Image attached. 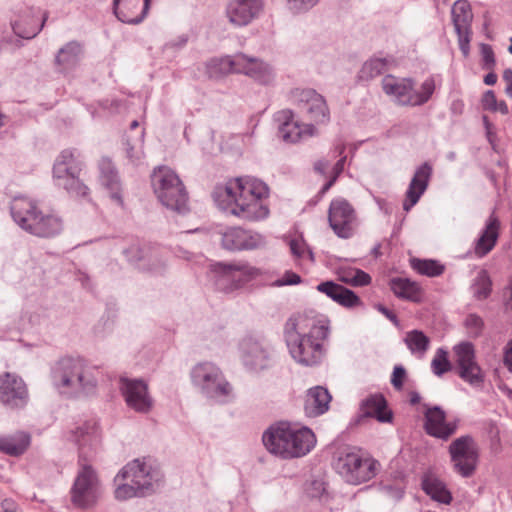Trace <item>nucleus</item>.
<instances>
[{
  "instance_id": "obj_1",
  "label": "nucleus",
  "mask_w": 512,
  "mask_h": 512,
  "mask_svg": "<svg viewBox=\"0 0 512 512\" xmlns=\"http://www.w3.org/2000/svg\"><path fill=\"white\" fill-rule=\"evenodd\" d=\"M267 185L252 177H238L219 185L213 192L217 206L238 218L248 221L263 220L269 215L266 203Z\"/></svg>"
},
{
  "instance_id": "obj_2",
  "label": "nucleus",
  "mask_w": 512,
  "mask_h": 512,
  "mask_svg": "<svg viewBox=\"0 0 512 512\" xmlns=\"http://www.w3.org/2000/svg\"><path fill=\"white\" fill-rule=\"evenodd\" d=\"M330 333L327 319H314L303 314L289 317L284 325V338L291 357L299 364L313 366L322 360L324 341Z\"/></svg>"
},
{
  "instance_id": "obj_3",
  "label": "nucleus",
  "mask_w": 512,
  "mask_h": 512,
  "mask_svg": "<svg viewBox=\"0 0 512 512\" xmlns=\"http://www.w3.org/2000/svg\"><path fill=\"white\" fill-rule=\"evenodd\" d=\"M163 475L159 469L145 460L135 459L127 463L115 476L114 496L119 501L144 497L154 493Z\"/></svg>"
},
{
  "instance_id": "obj_4",
  "label": "nucleus",
  "mask_w": 512,
  "mask_h": 512,
  "mask_svg": "<svg viewBox=\"0 0 512 512\" xmlns=\"http://www.w3.org/2000/svg\"><path fill=\"white\" fill-rule=\"evenodd\" d=\"M266 449L283 459L300 458L316 444V437L307 427L297 428L286 422L271 426L262 436Z\"/></svg>"
},
{
  "instance_id": "obj_5",
  "label": "nucleus",
  "mask_w": 512,
  "mask_h": 512,
  "mask_svg": "<svg viewBox=\"0 0 512 512\" xmlns=\"http://www.w3.org/2000/svg\"><path fill=\"white\" fill-rule=\"evenodd\" d=\"M11 216L26 232L41 238H51L63 231L62 218L54 213L44 214L34 201L18 196L11 202Z\"/></svg>"
},
{
  "instance_id": "obj_6",
  "label": "nucleus",
  "mask_w": 512,
  "mask_h": 512,
  "mask_svg": "<svg viewBox=\"0 0 512 512\" xmlns=\"http://www.w3.org/2000/svg\"><path fill=\"white\" fill-rule=\"evenodd\" d=\"M96 372L97 369L84 359L66 357L56 363L52 378L62 393H89L96 387Z\"/></svg>"
},
{
  "instance_id": "obj_7",
  "label": "nucleus",
  "mask_w": 512,
  "mask_h": 512,
  "mask_svg": "<svg viewBox=\"0 0 512 512\" xmlns=\"http://www.w3.org/2000/svg\"><path fill=\"white\" fill-rule=\"evenodd\" d=\"M152 185L159 201L178 213L188 211V195L178 175L167 167H160L152 174Z\"/></svg>"
},
{
  "instance_id": "obj_8",
  "label": "nucleus",
  "mask_w": 512,
  "mask_h": 512,
  "mask_svg": "<svg viewBox=\"0 0 512 512\" xmlns=\"http://www.w3.org/2000/svg\"><path fill=\"white\" fill-rule=\"evenodd\" d=\"M334 468L347 483L358 485L375 476L376 461L360 450L344 448L337 453Z\"/></svg>"
},
{
  "instance_id": "obj_9",
  "label": "nucleus",
  "mask_w": 512,
  "mask_h": 512,
  "mask_svg": "<svg viewBox=\"0 0 512 512\" xmlns=\"http://www.w3.org/2000/svg\"><path fill=\"white\" fill-rule=\"evenodd\" d=\"M191 380L206 397L219 403L232 398V387L224 378L221 370L211 362H202L191 370Z\"/></svg>"
},
{
  "instance_id": "obj_10",
  "label": "nucleus",
  "mask_w": 512,
  "mask_h": 512,
  "mask_svg": "<svg viewBox=\"0 0 512 512\" xmlns=\"http://www.w3.org/2000/svg\"><path fill=\"white\" fill-rule=\"evenodd\" d=\"M81 170L82 162L79 156L72 150H63L57 157L53 167V176L56 185L64 188L73 196H87L88 187L79 179Z\"/></svg>"
},
{
  "instance_id": "obj_11",
  "label": "nucleus",
  "mask_w": 512,
  "mask_h": 512,
  "mask_svg": "<svg viewBox=\"0 0 512 512\" xmlns=\"http://www.w3.org/2000/svg\"><path fill=\"white\" fill-rule=\"evenodd\" d=\"M239 356L246 369L258 372L272 366L275 350L265 337L247 335L239 342Z\"/></svg>"
},
{
  "instance_id": "obj_12",
  "label": "nucleus",
  "mask_w": 512,
  "mask_h": 512,
  "mask_svg": "<svg viewBox=\"0 0 512 512\" xmlns=\"http://www.w3.org/2000/svg\"><path fill=\"white\" fill-rule=\"evenodd\" d=\"M71 501L79 508L93 507L102 495L98 476L89 465H83L78 471L71 488Z\"/></svg>"
},
{
  "instance_id": "obj_13",
  "label": "nucleus",
  "mask_w": 512,
  "mask_h": 512,
  "mask_svg": "<svg viewBox=\"0 0 512 512\" xmlns=\"http://www.w3.org/2000/svg\"><path fill=\"white\" fill-rule=\"evenodd\" d=\"M449 454L458 474L465 478L474 474L479 461V447L471 436L464 435L453 440L449 445Z\"/></svg>"
},
{
  "instance_id": "obj_14",
  "label": "nucleus",
  "mask_w": 512,
  "mask_h": 512,
  "mask_svg": "<svg viewBox=\"0 0 512 512\" xmlns=\"http://www.w3.org/2000/svg\"><path fill=\"white\" fill-rule=\"evenodd\" d=\"M328 221L331 229L340 238H349L357 225V217L352 205L343 198L331 201L328 210Z\"/></svg>"
},
{
  "instance_id": "obj_15",
  "label": "nucleus",
  "mask_w": 512,
  "mask_h": 512,
  "mask_svg": "<svg viewBox=\"0 0 512 512\" xmlns=\"http://www.w3.org/2000/svg\"><path fill=\"white\" fill-rule=\"evenodd\" d=\"M459 377L472 386H480L484 374L478 365L475 349L470 342H461L453 347Z\"/></svg>"
},
{
  "instance_id": "obj_16",
  "label": "nucleus",
  "mask_w": 512,
  "mask_h": 512,
  "mask_svg": "<svg viewBox=\"0 0 512 512\" xmlns=\"http://www.w3.org/2000/svg\"><path fill=\"white\" fill-rule=\"evenodd\" d=\"M291 100L316 123L329 121V109L322 95L313 89L296 88L291 91Z\"/></svg>"
},
{
  "instance_id": "obj_17",
  "label": "nucleus",
  "mask_w": 512,
  "mask_h": 512,
  "mask_svg": "<svg viewBox=\"0 0 512 512\" xmlns=\"http://www.w3.org/2000/svg\"><path fill=\"white\" fill-rule=\"evenodd\" d=\"M264 9V0H228L225 17L237 28L245 27L257 19Z\"/></svg>"
},
{
  "instance_id": "obj_18",
  "label": "nucleus",
  "mask_w": 512,
  "mask_h": 512,
  "mask_svg": "<svg viewBox=\"0 0 512 512\" xmlns=\"http://www.w3.org/2000/svg\"><path fill=\"white\" fill-rule=\"evenodd\" d=\"M29 400L26 384L14 373L0 375V402L9 408H23Z\"/></svg>"
},
{
  "instance_id": "obj_19",
  "label": "nucleus",
  "mask_w": 512,
  "mask_h": 512,
  "mask_svg": "<svg viewBox=\"0 0 512 512\" xmlns=\"http://www.w3.org/2000/svg\"><path fill=\"white\" fill-rule=\"evenodd\" d=\"M214 271L219 275L218 285L223 287L229 282L231 289L249 282L260 274L257 268L241 262L217 263L214 265Z\"/></svg>"
},
{
  "instance_id": "obj_20",
  "label": "nucleus",
  "mask_w": 512,
  "mask_h": 512,
  "mask_svg": "<svg viewBox=\"0 0 512 512\" xmlns=\"http://www.w3.org/2000/svg\"><path fill=\"white\" fill-rule=\"evenodd\" d=\"M452 20L458 36L459 48L467 56L471 40L473 13L467 0H457L452 7Z\"/></svg>"
},
{
  "instance_id": "obj_21",
  "label": "nucleus",
  "mask_w": 512,
  "mask_h": 512,
  "mask_svg": "<svg viewBox=\"0 0 512 512\" xmlns=\"http://www.w3.org/2000/svg\"><path fill=\"white\" fill-rule=\"evenodd\" d=\"M279 122V137L285 142L296 143L315 135L316 128L312 124H303L294 119L291 110H282L276 114Z\"/></svg>"
},
{
  "instance_id": "obj_22",
  "label": "nucleus",
  "mask_w": 512,
  "mask_h": 512,
  "mask_svg": "<svg viewBox=\"0 0 512 512\" xmlns=\"http://www.w3.org/2000/svg\"><path fill=\"white\" fill-rule=\"evenodd\" d=\"M120 389L127 405L139 413H147L152 408V398L148 394L147 384L137 379H121Z\"/></svg>"
},
{
  "instance_id": "obj_23",
  "label": "nucleus",
  "mask_w": 512,
  "mask_h": 512,
  "mask_svg": "<svg viewBox=\"0 0 512 512\" xmlns=\"http://www.w3.org/2000/svg\"><path fill=\"white\" fill-rule=\"evenodd\" d=\"M221 243L223 248L230 251L251 250L264 246L265 239L259 233L230 227L222 233Z\"/></svg>"
},
{
  "instance_id": "obj_24",
  "label": "nucleus",
  "mask_w": 512,
  "mask_h": 512,
  "mask_svg": "<svg viewBox=\"0 0 512 512\" xmlns=\"http://www.w3.org/2000/svg\"><path fill=\"white\" fill-rule=\"evenodd\" d=\"M238 71L261 85H269L275 79V70L269 63L244 53H239Z\"/></svg>"
},
{
  "instance_id": "obj_25",
  "label": "nucleus",
  "mask_w": 512,
  "mask_h": 512,
  "mask_svg": "<svg viewBox=\"0 0 512 512\" xmlns=\"http://www.w3.org/2000/svg\"><path fill=\"white\" fill-rule=\"evenodd\" d=\"M424 415V427L427 434L430 436L447 440L457 430V422L447 421L445 412L438 406L428 408Z\"/></svg>"
},
{
  "instance_id": "obj_26",
  "label": "nucleus",
  "mask_w": 512,
  "mask_h": 512,
  "mask_svg": "<svg viewBox=\"0 0 512 512\" xmlns=\"http://www.w3.org/2000/svg\"><path fill=\"white\" fill-rule=\"evenodd\" d=\"M432 175V167L428 163L418 167L409 183L403 202V209L408 212L420 200L426 191Z\"/></svg>"
},
{
  "instance_id": "obj_27",
  "label": "nucleus",
  "mask_w": 512,
  "mask_h": 512,
  "mask_svg": "<svg viewBox=\"0 0 512 512\" xmlns=\"http://www.w3.org/2000/svg\"><path fill=\"white\" fill-rule=\"evenodd\" d=\"M151 0H114L116 17L123 23L138 24L148 13Z\"/></svg>"
},
{
  "instance_id": "obj_28",
  "label": "nucleus",
  "mask_w": 512,
  "mask_h": 512,
  "mask_svg": "<svg viewBox=\"0 0 512 512\" xmlns=\"http://www.w3.org/2000/svg\"><path fill=\"white\" fill-rule=\"evenodd\" d=\"M383 91L400 105L412 106L413 81L386 75L382 79Z\"/></svg>"
},
{
  "instance_id": "obj_29",
  "label": "nucleus",
  "mask_w": 512,
  "mask_h": 512,
  "mask_svg": "<svg viewBox=\"0 0 512 512\" xmlns=\"http://www.w3.org/2000/svg\"><path fill=\"white\" fill-rule=\"evenodd\" d=\"M317 290L345 308L362 305L361 299L353 291L333 281L318 284Z\"/></svg>"
},
{
  "instance_id": "obj_30",
  "label": "nucleus",
  "mask_w": 512,
  "mask_h": 512,
  "mask_svg": "<svg viewBox=\"0 0 512 512\" xmlns=\"http://www.w3.org/2000/svg\"><path fill=\"white\" fill-rule=\"evenodd\" d=\"M500 221L491 214L486 221L485 228L475 241L474 253L478 258L486 256L496 245L499 237Z\"/></svg>"
},
{
  "instance_id": "obj_31",
  "label": "nucleus",
  "mask_w": 512,
  "mask_h": 512,
  "mask_svg": "<svg viewBox=\"0 0 512 512\" xmlns=\"http://www.w3.org/2000/svg\"><path fill=\"white\" fill-rule=\"evenodd\" d=\"M331 395L329 391L322 386H315L310 388L305 397L304 411L309 417H317L329 409L331 402Z\"/></svg>"
},
{
  "instance_id": "obj_32",
  "label": "nucleus",
  "mask_w": 512,
  "mask_h": 512,
  "mask_svg": "<svg viewBox=\"0 0 512 512\" xmlns=\"http://www.w3.org/2000/svg\"><path fill=\"white\" fill-rule=\"evenodd\" d=\"M361 411L363 416L376 418L381 423H390L393 418L392 411L387 408V402L381 394H373L364 399Z\"/></svg>"
},
{
  "instance_id": "obj_33",
  "label": "nucleus",
  "mask_w": 512,
  "mask_h": 512,
  "mask_svg": "<svg viewBox=\"0 0 512 512\" xmlns=\"http://www.w3.org/2000/svg\"><path fill=\"white\" fill-rule=\"evenodd\" d=\"M239 53L233 56L215 57L207 61L206 72L210 78H221L228 74H238Z\"/></svg>"
},
{
  "instance_id": "obj_34",
  "label": "nucleus",
  "mask_w": 512,
  "mask_h": 512,
  "mask_svg": "<svg viewBox=\"0 0 512 512\" xmlns=\"http://www.w3.org/2000/svg\"><path fill=\"white\" fill-rule=\"evenodd\" d=\"M45 20L46 15H43L42 19H40L39 16L35 17L30 12L27 15L22 16L19 20L14 21L12 28L17 36L23 39H31L41 31Z\"/></svg>"
},
{
  "instance_id": "obj_35",
  "label": "nucleus",
  "mask_w": 512,
  "mask_h": 512,
  "mask_svg": "<svg viewBox=\"0 0 512 512\" xmlns=\"http://www.w3.org/2000/svg\"><path fill=\"white\" fill-rule=\"evenodd\" d=\"M100 172L101 184L109 190L111 198L122 205L118 175L112 163L109 160H103L100 164Z\"/></svg>"
},
{
  "instance_id": "obj_36",
  "label": "nucleus",
  "mask_w": 512,
  "mask_h": 512,
  "mask_svg": "<svg viewBox=\"0 0 512 512\" xmlns=\"http://www.w3.org/2000/svg\"><path fill=\"white\" fill-rule=\"evenodd\" d=\"M30 444V437L24 432H18L10 436H0V451L11 455L23 454Z\"/></svg>"
},
{
  "instance_id": "obj_37",
  "label": "nucleus",
  "mask_w": 512,
  "mask_h": 512,
  "mask_svg": "<svg viewBox=\"0 0 512 512\" xmlns=\"http://www.w3.org/2000/svg\"><path fill=\"white\" fill-rule=\"evenodd\" d=\"M393 293L400 298L418 302L421 299V289L407 278H394L390 282Z\"/></svg>"
},
{
  "instance_id": "obj_38",
  "label": "nucleus",
  "mask_w": 512,
  "mask_h": 512,
  "mask_svg": "<svg viewBox=\"0 0 512 512\" xmlns=\"http://www.w3.org/2000/svg\"><path fill=\"white\" fill-rule=\"evenodd\" d=\"M393 63L391 57H373L367 60L359 71V79L368 81L382 73Z\"/></svg>"
},
{
  "instance_id": "obj_39",
  "label": "nucleus",
  "mask_w": 512,
  "mask_h": 512,
  "mask_svg": "<svg viewBox=\"0 0 512 512\" xmlns=\"http://www.w3.org/2000/svg\"><path fill=\"white\" fill-rule=\"evenodd\" d=\"M81 46L76 42H69L61 48L56 56V63L61 70L66 71L74 67L81 56Z\"/></svg>"
},
{
  "instance_id": "obj_40",
  "label": "nucleus",
  "mask_w": 512,
  "mask_h": 512,
  "mask_svg": "<svg viewBox=\"0 0 512 512\" xmlns=\"http://www.w3.org/2000/svg\"><path fill=\"white\" fill-rule=\"evenodd\" d=\"M404 342L410 352L422 357L429 348L430 339L420 330H412L406 333Z\"/></svg>"
},
{
  "instance_id": "obj_41",
  "label": "nucleus",
  "mask_w": 512,
  "mask_h": 512,
  "mask_svg": "<svg viewBox=\"0 0 512 512\" xmlns=\"http://www.w3.org/2000/svg\"><path fill=\"white\" fill-rule=\"evenodd\" d=\"M423 490L431 496L432 499L448 504L452 500L450 492L446 489L445 485L435 478H426L422 483Z\"/></svg>"
},
{
  "instance_id": "obj_42",
  "label": "nucleus",
  "mask_w": 512,
  "mask_h": 512,
  "mask_svg": "<svg viewBox=\"0 0 512 512\" xmlns=\"http://www.w3.org/2000/svg\"><path fill=\"white\" fill-rule=\"evenodd\" d=\"M99 433L95 423H85L74 432V441L80 446L98 443Z\"/></svg>"
},
{
  "instance_id": "obj_43",
  "label": "nucleus",
  "mask_w": 512,
  "mask_h": 512,
  "mask_svg": "<svg viewBox=\"0 0 512 512\" xmlns=\"http://www.w3.org/2000/svg\"><path fill=\"white\" fill-rule=\"evenodd\" d=\"M492 281L486 270H481L472 285V291L478 300L486 299L491 293Z\"/></svg>"
},
{
  "instance_id": "obj_44",
  "label": "nucleus",
  "mask_w": 512,
  "mask_h": 512,
  "mask_svg": "<svg viewBox=\"0 0 512 512\" xmlns=\"http://www.w3.org/2000/svg\"><path fill=\"white\" fill-rule=\"evenodd\" d=\"M412 266L418 273L429 277L439 276L444 272V266L435 260L415 259Z\"/></svg>"
},
{
  "instance_id": "obj_45",
  "label": "nucleus",
  "mask_w": 512,
  "mask_h": 512,
  "mask_svg": "<svg viewBox=\"0 0 512 512\" xmlns=\"http://www.w3.org/2000/svg\"><path fill=\"white\" fill-rule=\"evenodd\" d=\"M340 279L342 282L356 287L366 286L371 282L369 274L356 268L344 270L340 275Z\"/></svg>"
},
{
  "instance_id": "obj_46",
  "label": "nucleus",
  "mask_w": 512,
  "mask_h": 512,
  "mask_svg": "<svg viewBox=\"0 0 512 512\" xmlns=\"http://www.w3.org/2000/svg\"><path fill=\"white\" fill-rule=\"evenodd\" d=\"M452 368V365L448 359V352L443 349L439 348L437 349L432 361H431V369L432 372L440 377L446 372L450 371Z\"/></svg>"
},
{
  "instance_id": "obj_47",
  "label": "nucleus",
  "mask_w": 512,
  "mask_h": 512,
  "mask_svg": "<svg viewBox=\"0 0 512 512\" xmlns=\"http://www.w3.org/2000/svg\"><path fill=\"white\" fill-rule=\"evenodd\" d=\"M435 90V82L432 78H427L421 85L419 91L413 89L412 106H418L426 103Z\"/></svg>"
},
{
  "instance_id": "obj_48",
  "label": "nucleus",
  "mask_w": 512,
  "mask_h": 512,
  "mask_svg": "<svg viewBox=\"0 0 512 512\" xmlns=\"http://www.w3.org/2000/svg\"><path fill=\"white\" fill-rule=\"evenodd\" d=\"M289 247L292 255L298 259L308 257L313 261V253L307 248V245L302 237H296L289 241Z\"/></svg>"
},
{
  "instance_id": "obj_49",
  "label": "nucleus",
  "mask_w": 512,
  "mask_h": 512,
  "mask_svg": "<svg viewBox=\"0 0 512 512\" xmlns=\"http://www.w3.org/2000/svg\"><path fill=\"white\" fill-rule=\"evenodd\" d=\"M125 151L127 158L131 161L132 164H139L144 156L142 141L137 140L134 144H132L127 140L125 143Z\"/></svg>"
},
{
  "instance_id": "obj_50",
  "label": "nucleus",
  "mask_w": 512,
  "mask_h": 512,
  "mask_svg": "<svg viewBox=\"0 0 512 512\" xmlns=\"http://www.w3.org/2000/svg\"><path fill=\"white\" fill-rule=\"evenodd\" d=\"M465 326L468 332L473 337H477L481 334L483 328V320L476 314H469L465 319Z\"/></svg>"
},
{
  "instance_id": "obj_51",
  "label": "nucleus",
  "mask_w": 512,
  "mask_h": 512,
  "mask_svg": "<svg viewBox=\"0 0 512 512\" xmlns=\"http://www.w3.org/2000/svg\"><path fill=\"white\" fill-rule=\"evenodd\" d=\"M320 0H287V6L293 13H302L313 8Z\"/></svg>"
},
{
  "instance_id": "obj_52",
  "label": "nucleus",
  "mask_w": 512,
  "mask_h": 512,
  "mask_svg": "<svg viewBox=\"0 0 512 512\" xmlns=\"http://www.w3.org/2000/svg\"><path fill=\"white\" fill-rule=\"evenodd\" d=\"M482 67L486 70H492L495 66V56L493 49L488 44H481Z\"/></svg>"
},
{
  "instance_id": "obj_53",
  "label": "nucleus",
  "mask_w": 512,
  "mask_h": 512,
  "mask_svg": "<svg viewBox=\"0 0 512 512\" xmlns=\"http://www.w3.org/2000/svg\"><path fill=\"white\" fill-rule=\"evenodd\" d=\"M345 161H346V156H343L334 165L333 170H332V176H331L330 180L323 186V188L321 190L322 193L327 192L332 187V185L335 183L338 176L344 170Z\"/></svg>"
},
{
  "instance_id": "obj_54",
  "label": "nucleus",
  "mask_w": 512,
  "mask_h": 512,
  "mask_svg": "<svg viewBox=\"0 0 512 512\" xmlns=\"http://www.w3.org/2000/svg\"><path fill=\"white\" fill-rule=\"evenodd\" d=\"M405 374V369L402 366L394 367L391 377V383L395 389L400 390L402 388Z\"/></svg>"
},
{
  "instance_id": "obj_55",
  "label": "nucleus",
  "mask_w": 512,
  "mask_h": 512,
  "mask_svg": "<svg viewBox=\"0 0 512 512\" xmlns=\"http://www.w3.org/2000/svg\"><path fill=\"white\" fill-rule=\"evenodd\" d=\"M497 103L495 93L492 90H488L484 93L482 98V106L484 109L495 112Z\"/></svg>"
},
{
  "instance_id": "obj_56",
  "label": "nucleus",
  "mask_w": 512,
  "mask_h": 512,
  "mask_svg": "<svg viewBox=\"0 0 512 512\" xmlns=\"http://www.w3.org/2000/svg\"><path fill=\"white\" fill-rule=\"evenodd\" d=\"M300 281L301 278L298 274L291 271H287L281 279L277 280L276 284L278 286L295 285L300 283Z\"/></svg>"
},
{
  "instance_id": "obj_57",
  "label": "nucleus",
  "mask_w": 512,
  "mask_h": 512,
  "mask_svg": "<svg viewBox=\"0 0 512 512\" xmlns=\"http://www.w3.org/2000/svg\"><path fill=\"white\" fill-rule=\"evenodd\" d=\"M311 487L314 488L315 491H312L311 489H308V494L311 496V497H317L319 496L322 492L325 491V488H324V484L323 482L321 481H313L311 483Z\"/></svg>"
},
{
  "instance_id": "obj_58",
  "label": "nucleus",
  "mask_w": 512,
  "mask_h": 512,
  "mask_svg": "<svg viewBox=\"0 0 512 512\" xmlns=\"http://www.w3.org/2000/svg\"><path fill=\"white\" fill-rule=\"evenodd\" d=\"M505 296L506 300L504 303L506 310H512V279L509 282V285L507 286L505 290Z\"/></svg>"
},
{
  "instance_id": "obj_59",
  "label": "nucleus",
  "mask_w": 512,
  "mask_h": 512,
  "mask_svg": "<svg viewBox=\"0 0 512 512\" xmlns=\"http://www.w3.org/2000/svg\"><path fill=\"white\" fill-rule=\"evenodd\" d=\"M504 362L508 367L509 371L512 372V340L507 345L504 356Z\"/></svg>"
},
{
  "instance_id": "obj_60",
  "label": "nucleus",
  "mask_w": 512,
  "mask_h": 512,
  "mask_svg": "<svg viewBox=\"0 0 512 512\" xmlns=\"http://www.w3.org/2000/svg\"><path fill=\"white\" fill-rule=\"evenodd\" d=\"M378 310L383 314L385 315L389 320L393 321L394 323L397 322V317L396 315L390 311L388 308L382 306V305H379L378 306Z\"/></svg>"
},
{
  "instance_id": "obj_61",
  "label": "nucleus",
  "mask_w": 512,
  "mask_h": 512,
  "mask_svg": "<svg viewBox=\"0 0 512 512\" xmlns=\"http://www.w3.org/2000/svg\"><path fill=\"white\" fill-rule=\"evenodd\" d=\"M329 167V162L327 160H319L315 163V170L321 174H325L327 168Z\"/></svg>"
},
{
  "instance_id": "obj_62",
  "label": "nucleus",
  "mask_w": 512,
  "mask_h": 512,
  "mask_svg": "<svg viewBox=\"0 0 512 512\" xmlns=\"http://www.w3.org/2000/svg\"><path fill=\"white\" fill-rule=\"evenodd\" d=\"M497 82V75L493 72L488 73L484 77V83L486 85H494Z\"/></svg>"
},
{
  "instance_id": "obj_63",
  "label": "nucleus",
  "mask_w": 512,
  "mask_h": 512,
  "mask_svg": "<svg viewBox=\"0 0 512 512\" xmlns=\"http://www.w3.org/2000/svg\"><path fill=\"white\" fill-rule=\"evenodd\" d=\"M496 111H499L502 114H507L508 113V106H507V104L504 101L498 102L497 105H496V108H495V112Z\"/></svg>"
},
{
  "instance_id": "obj_64",
  "label": "nucleus",
  "mask_w": 512,
  "mask_h": 512,
  "mask_svg": "<svg viewBox=\"0 0 512 512\" xmlns=\"http://www.w3.org/2000/svg\"><path fill=\"white\" fill-rule=\"evenodd\" d=\"M503 79L507 83H512V69L507 68L504 70Z\"/></svg>"
}]
</instances>
